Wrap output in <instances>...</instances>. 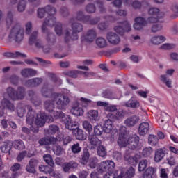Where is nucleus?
Returning <instances> with one entry per match:
<instances>
[{
	"instance_id": "nucleus-28",
	"label": "nucleus",
	"mask_w": 178,
	"mask_h": 178,
	"mask_svg": "<svg viewBox=\"0 0 178 178\" xmlns=\"http://www.w3.org/2000/svg\"><path fill=\"white\" fill-rule=\"evenodd\" d=\"M127 108H132L133 109H137L140 106V102L137 99H130L125 103Z\"/></svg>"
},
{
	"instance_id": "nucleus-25",
	"label": "nucleus",
	"mask_w": 178,
	"mask_h": 178,
	"mask_svg": "<svg viewBox=\"0 0 178 178\" xmlns=\"http://www.w3.org/2000/svg\"><path fill=\"white\" fill-rule=\"evenodd\" d=\"M136 174V170L133 167H130L127 170L126 172H121L119 175L118 178H131Z\"/></svg>"
},
{
	"instance_id": "nucleus-24",
	"label": "nucleus",
	"mask_w": 178,
	"mask_h": 178,
	"mask_svg": "<svg viewBox=\"0 0 178 178\" xmlns=\"http://www.w3.org/2000/svg\"><path fill=\"white\" fill-rule=\"evenodd\" d=\"M149 130V123L143 122L139 124L138 131L140 136H145Z\"/></svg>"
},
{
	"instance_id": "nucleus-19",
	"label": "nucleus",
	"mask_w": 178,
	"mask_h": 178,
	"mask_svg": "<svg viewBox=\"0 0 178 178\" xmlns=\"http://www.w3.org/2000/svg\"><path fill=\"white\" fill-rule=\"evenodd\" d=\"M37 165H38V160L31 159L26 167V172H28V173H35V166H37Z\"/></svg>"
},
{
	"instance_id": "nucleus-6",
	"label": "nucleus",
	"mask_w": 178,
	"mask_h": 178,
	"mask_svg": "<svg viewBox=\"0 0 178 178\" xmlns=\"http://www.w3.org/2000/svg\"><path fill=\"white\" fill-rule=\"evenodd\" d=\"M6 92L13 101H20L26 97V88L22 86H18L17 90L12 87H8L6 89Z\"/></svg>"
},
{
	"instance_id": "nucleus-54",
	"label": "nucleus",
	"mask_w": 178,
	"mask_h": 178,
	"mask_svg": "<svg viewBox=\"0 0 178 178\" xmlns=\"http://www.w3.org/2000/svg\"><path fill=\"white\" fill-rule=\"evenodd\" d=\"M133 152V150H126L124 158L125 161H127L128 162H131L132 161H134V157L131 156V153Z\"/></svg>"
},
{
	"instance_id": "nucleus-41",
	"label": "nucleus",
	"mask_w": 178,
	"mask_h": 178,
	"mask_svg": "<svg viewBox=\"0 0 178 178\" xmlns=\"http://www.w3.org/2000/svg\"><path fill=\"white\" fill-rule=\"evenodd\" d=\"M44 161L49 165V166H51V168H54L55 166V163H54V159H52V156L49 154H44L43 156Z\"/></svg>"
},
{
	"instance_id": "nucleus-7",
	"label": "nucleus",
	"mask_w": 178,
	"mask_h": 178,
	"mask_svg": "<svg viewBox=\"0 0 178 178\" xmlns=\"http://www.w3.org/2000/svg\"><path fill=\"white\" fill-rule=\"evenodd\" d=\"M83 24L77 22H74L72 24V34L70 36V33L67 30L65 31V35L64 37V41L65 42H69L70 40L72 41H76V40H79V35H77V33H81L83 31Z\"/></svg>"
},
{
	"instance_id": "nucleus-15",
	"label": "nucleus",
	"mask_w": 178,
	"mask_h": 178,
	"mask_svg": "<svg viewBox=\"0 0 178 178\" xmlns=\"http://www.w3.org/2000/svg\"><path fill=\"white\" fill-rule=\"evenodd\" d=\"M106 39L110 44L118 45L120 42V38L113 32H109L106 35Z\"/></svg>"
},
{
	"instance_id": "nucleus-40",
	"label": "nucleus",
	"mask_w": 178,
	"mask_h": 178,
	"mask_svg": "<svg viewBox=\"0 0 178 178\" xmlns=\"http://www.w3.org/2000/svg\"><path fill=\"white\" fill-rule=\"evenodd\" d=\"M74 134L75 135V137L76 140H83L86 139V137H84V131L80 129H76L74 131Z\"/></svg>"
},
{
	"instance_id": "nucleus-17",
	"label": "nucleus",
	"mask_w": 178,
	"mask_h": 178,
	"mask_svg": "<svg viewBox=\"0 0 178 178\" xmlns=\"http://www.w3.org/2000/svg\"><path fill=\"white\" fill-rule=\"evenodd\" d=\"M35 155V149H34L33 151H29L28 153H27V151H22L17 156V162H22L24 159L25 156H26L27 158H31Z\"/></svg>"
},
{
	"instance_id": "nucleus-56",
	"label": "nucleus",
	"mask_w": 178,
	"mask_h": 178,
	"mask_svg": "<svg viewBox=\"0 0 178 178\" xmlns=\"http://www.w3.org/2000/svg\"><path fill=\"white\" fill-rule=\"evenodd\" d=\"M71 151L73 154H79V152H81V147H80V144H74L71 147Z\"/></svg>"
},
{
	"instance_id": "nucleus-48",
	"label": "nucleus",
	"mask_w": 178,
	"mask_h": 178,
	"mask_svg": "<svg viewBox=\"0 0 178 178\" xmlns=\"http://www.w3.org/2000/svg\"><path fill=\"white\" fill-rule=\"evenodd\" d=\"M152 152H154V149H152V147H145L143 149L142 155H143L145 158H148V156H151V155L152 154Z\"/></svg>"
},
{
	"instance_id": "nucleus-3",
	"label": "nucleus",
	"mask_w": 178,
	"mask_h": 178,
	"mask_svg": "<svg viewBox=\"0 0 178 178\" xmlns=\"http://www.w3.org/2000/svg\"><path fill=\"white\" fill-rule=\"evenodd\" d=\"M52 123L54 122V117L52 115H47L45 113H38L36 117L31 112H29L26 115V123L30 124L31 130L33 133H38V127L44 126L45 122Z\"/></svg>"
},
{
	"instance_id": "nucleus-29",
	"label": "nucleus",
	"mask_w": 178,
	"mask_h": 178,
	"mask_svg": "<svg viewBox=\"0 0 178 178\" xmlns=\"http://www.w3.org/2000/svg\"><path fill=\"white\" fill-rule=\"evenodd\" d=\"M87 119H89L90 122H99L101 116L98 112H88L87 113Z\"/></svg>"
},
{
	"instance_id": "nucleus-13",
	"label": "nucleus",
	"mask_w": 178,
	"mask_h": 178,
	"mask_svg": "<svg viewBox=\"0 0 178 178\" xmlns=\"http://www.w3.org/2000/svg\"><path fill=\"white\" fill-rule=\"evenodd\" d=\"M122 26H117L114 27V31L120 35H123L124 33H129V31H131V25L127 21H124L120 22Z\"/></svg>"
},
{
	"instance_id": "nucleus-58",
	"label": "nucleus",
	"mask_w": 178,
	"mask_h": 178,
	"mask_svg": "<svg viewBox=\"0 0 178 178\" xmlns=\"http://www.w3.org/2000/svg\"><path fill=\"white\" fill-rule=\"evenodd\" d=\"M80 101L81 105L83 108H87V106H88V104L92 102V101H91L90 99L84 97H81Z\"/></svg>"
},
{
	"instance_id": "nucleus-46",
	"label": "nucleus",
	"mask_w": 178,
	"mask_h": 178,
	"mask_svg": "<svg viewBox=\"0 0 178 178\" xmlns=\"http://www.w3.org/2000/svg\"><path fill=\"white\" fill-rule=\"evenodd\" d=\"M65 76H68V77H72V79H77L79 77V74H80V71L79 70H72L67 71L64 72Z\"/></svg>"
},
{
	"instance_id": "nucleus-37",
	"label": "nucleus",
	"mask_w": 178,
	"mask_h": 178,
	"mask_svg": "<svg viewBox=\"0 0 178 178\" xmlns=\"http://www.w3.org/2000/svg\"><path fill=\"white\" fill-rule=\"evenodd\" d=\"M39 170L45 175H54V169L48 165H40Z\"/></svg>"
},
{
	"instance_id": "nucleus-22",
	"label": "nucleus",
	"mask_w": 178,
	"mask_h": 178,
	"mask_svg": "<svg viewBox=\"0 0 178 178\" xmlns=\"http://www.w3.org/2000/svg\"><path fill=\"white\" fill-rule=\"evenodd\" d=\"M35 74H37V71L31 68H25L21 71V75L22 77H25V79L34 77Z\"/></svg>"
},
{
	"instance_id": "nucleus-50",
	"label": "nucleus",
	"mask_w": 178,
	"mask_h": 178,
	"mask_svg": "<svg viewBox=\"0 0 178 178\" xmlns=\"http://www.w3.org/2000/svg\"><path fill=\"white\" fill-rule=\"evenodd\" d=\"M82 126L86 131H88V133H91V131H92V125L90 122L87 120L83 121Z\"/></svg>"
},
{
	"instance_id": "nucleus-35",
	"label": "nucleus",
	"mask_w": 178,
	"mask_h": 178,
	"mask_svg": "<svg viewBox=\"0 0 178 178\" xmlns=\"http://www.w3.org/2000/svg\"><path fill=\"white\" fill-rule=\"evenodd\" d=\"M13 146L15 149H24L26 146L24 145V143L22 140H15L13 142Z\"/></svg>"
},
{
	"instance_id": "nucleus-27",
	"label": "nucleus",
	"mask_w": 178,
	"mask_h": 178,
	"mask_svg": "<svg viewBox=\"0 0 178 178\" xmlns=\"http://www.w3.org/2000/svg\"><path fill=\"white\" fill-rule=\"evenodd\" d=\"M3 56H6V58H27V55L20 53L19 51H16L15 53L13 52H6L3 53Z\"/></svg>"
},
{
	"instance_id": "nucleus-30",
	"label": "nucleus",
	"mask_w": 178,
	"mask_h": 178,
	"mask_svg": "<svg viewBox=\"0 0 178 178\" xmlns=\"http://www.w3.org/2000/svg\"><path fill=\"white\" fill-rule=\"evenodd\" d=\"M163 158H165V149H159L154 155V161L161 162Z\"/></svg>"
},
{
	"instance_id": "nucleus-4",
	"label": "nucleus",
	"mask_w": 178,
	"mask_h": 178,
	"mask_svg": "<svg viewBox=\"0 0 178 178\" xmlns=\"http://www.w3.org/2000/svg\"><path fill=\"white\" fill-rule=\"evenodd\" d=\"M124 115L125 114L123 112H118L115 114L109 113L107 115L108 120H106L104 124L103 129L104 133H106V134H110V133H116L118 129H115V126H113V122H112V120H122L124 118Z\"/></svg>"
},
{
	"instance_id": "nucleus-39",
	"label": "nucleus",
	"mask_w": 178,
	"mask_h": 178,
	"mask_svg": "<svg viewBox=\"0 0 178 178\" xmlns=\"http://www.w3.org/2000/svg\"><path fill=\"white\" fill-rule=\"evenodd\" d=\"M156 118L157 119V122H159V124H162L163 122H166V120L169 119V115L165 112H163L158 115Z\"/></svg>"
},
{
	"instance_id": "nucleus-18",
	"label": "nucleus",
	"mask_w": 178,
	"mask_h": 178,
	"mask_svg": "<svg viewBox=\"0 0 178 178\" xmlns=\"http://www.w3.org/2000/svg\"><path fill=\"white\" fill-rule=\"evenodd\" d=\"M147 24V21L142 17H138L135 18V23L134 24V29L135 30H141L144 26Z\"/></svg>"
},
{
	"instance_id": "nucleus-44",
	"label": "nucleus",
	"mask_w": 178,
	"mask_h": 178,
	"mask_svg": "<svg viewBox=\"0 0 178 178\" xmlns=\"http://www.w3.org/2000/svg\"><path fill=\"white\" fill-rule=\"evenodd\" d=\"M95 42L99 48H105V47H106V40L104 38H97Z\"/></svg>"
},
{
	"instance_id": "nucleus-8",
	"label": "nucleus",
	"mask_w": 178,
	"mask_h": 178,
	"mask_svg": "<svg viewBox=\"0 0 178 178\" xmlns=\"http://www.w3.org/2000/svg\"><path fill=\"white\" fill-rule=\"evenodd\" d=\"M38 32L33 31L29 36V45H34L38 49H42L44 54H48L51 51L49 46H44L42 42L38 38Z\"/></svg>"
},
{
	"instance_id": "nucleus-57",
	"label": "nucleus",
	"mask_w": 178,
	"mask_h": 178,
	"mask_svg": "<svg viewBox=\"0 0 178 178\" xmlns=\"http://www.w3.org/2000/svg\"><path fill=\"white\" fill-rule=\"evenodd\" d=\"M161 80L164 83V84H165V86H167L168 88H172V81L168 80L166 75H161Z\"/></svg>"
},
{
	"instance_id": "nucleus-5",
	"label": "nucleus",
	"mask_w": 178,
	"mask_h": 178,
	"mask_svg": "<svg viewBox=\"0 0 178 178\" xmlns=\"http://www.w3.org/2000/svg\"><path fill=\"white\" fill-rule=\"evenodd\" d=\"M54 119H60L64 122L66 129L75 131L79 127V122L73 121L69 115H65L62 112H56L54 113Z\"/></svg>"
},
{
	"instance_id": "nucleus-62",
	"label": "nucleus",
	"mask_w": 178,
	"mask_h": 178,
	"mask_svg": "<svg viewBox=\"0 0 178 178\" xmlns=\"http://www.w3.org/2000/svg\"><path fill=\"white\" fill-rule=\"evenodd\" d=\"M72 111H76V112H84L81 107H79V102H76L72 104Z\"/></svg>"
},
{
	"instance_id": "nucleus-42",
	"label": "nucleus",
	"mask_w": 178,
	"mask_h": 178,
	"mask_svg": "<svg viewBox=\"0 0 178 178\" xmlns=\"http://www.w3.org/2000/svg\"><path fill=\"white\" fill-rule=\"evenodd\" d=\"M53 152L58 156L65 154V149L60 145H56L53 147Z\"/></svg>"
},
{
	"instance_id": "nucleus-14",
	"label": "nucleus",
	"mask_w": 178,
	"mask_h": 178,
	"mask_svg": "<svg viewBox=\"0 0 178 178\" xmlns=\"http://www.w3.org/2000/svg\"><path fill=\"white\" fill-rule=\"evenodd\" d=\"M140 143V137L134 134L131 135L128 138V148L133 151V149H136L137 147H138V144Z\"/></svg>"
},
{
	"instance_id": "nucleus-34",
	"label": "nucleus",
	"mask_w": 178,
	"mask_h": 178,
	"mask_svg": "<svg viewBox=\"0 0 178 178\" xmlns=\"http://www.w3.org/2000/svg\"><path fill=\"white\" fill-rule=\"evenodd\" d=\"M156 172V169L152 167H149L145 171L143 178H152V175Z\"/></svg>"
},
{
	"instance_id": "nucleus-61",
	"label": "nucleus",
	"mask_w": 178,
	"mask_h": 178,
	"mask_svg": "<svg viewBox=\"0 0 178 178\" xmlns=\"http://www.w3.org/2000/svg\"><path fill=\"white\" fill-rule=\"evenodd\" d=\"M86 12H88V13H95V10H96L95 5L92 3H89L88 6H86Z\"/></svg>"
},
{
	"instance_id": "nucleus-23",
	"label": "nucleus",
	"mask_w": 178,
	"mask_h": 178,
	"mask_svg": "<svg viewBox=\"0 0 178 178\" xmlns=\"http://www.w3.org/2000/svg\"><path fill=\"white\" fill-rule=\"evenodd\" d=\"M90 144L92 145V147L95 149V148H97L99 147L102 144V142L101 140H99L95 135H91L88 138Z\"/></svg>"
},
{
	"instance_id": "nucleus-64",
	"label": "nucleus",
	"mask_w": 178,
	"mask_h": 178,
	"mask_svg": "<svg viewBox=\"0 0 178 178\" xmlns=\"http://www.w3.org/2000/svg\"><path fill=\"white\" fill-rule=\"evenodd\" d=\"M104 178H119V175H118L116 172H110L104 175Z\"/></svg>"
},
{
	"instance_id": "nucleus-55",
	"label": "nucleus",
	"mask_w": 178,
	"mask_h": 178,
	"mask_svg": "<svg viewBox=\"0 0 178 178\" xmlns=\"http://www.w3.org/2000/svg\"><path fill=\"white\" fill-rule=\"evenodd\" d=\"M56 133H59V127L56 125H50L48 129V134H56Z\"/></svg>"
},
{
	"instance_id": "nucleus-36",
	"label": "nucleus",
	"mask_w": 178,
	"mask_h": 178,
	"mask_svg": "<svg viewBox=\"0 0 178 178\" xmlns=\"http://www.w3.org/2000/svg\"><path fill=\"white\" fill-rule=\"evenodd\" d=\"M159 143V139L155 135L150 134L148 137V144L152 145V147H155V145H158Z\"/></svg>"
},
{
	"instance_id": "nucleus-52",
	"label": "nucleus",
	"mask_w": 178,
	"mask_h": 178,
	"mask_svg": "<svg viewBox=\"0 0 178 178\" xmlns=\"http://www.w3.org/2000/svg\"><path fill=\"white\" fill-rule=\"evenodd\" d=\"M46 40L48 44H55V42H56V38L55 37V35L52 33H49L47 34Z\"/></svg>"
},
{
	"instance_id": "nucleus-45",
	"label": "nucleus",
	"mask_w": 178,
	"mask_h": 178,
	"mask_svg": "<svg viewBox=\"0 0 178 178\" xmlns=\"http://www.w3.org/2000/svg\"><path fill=\"white\" fill-rule=\"evenodd\" d=\"M88 159H90V152H88V150L85 149L83 150V153L81 159L82 165H87V163L88 162Z\"/></svg>"
},
{
	"instance_id": "nucleus-11",
	"label": "nucleus",
	"mask_w": 178,
	"mask_h": 178,
	"mask_svg": "<svg viewBox=\"0 0 178 178\" xmlns=\"http://www.w3.org/2000/svg\"><path fill=\"white\" fill-rule=\"evenodd\" d=\"M120 134L118 139V145L120 148L128 147L129 145V134L126 130V127H122L120 129Z\"/></svg>"
},
{
	"instance_id": "nucleus-63",
	"label": "nucleus",
	"mask_w": 178,
	"mask_h": 178,
	"mask_svg": "<svg viewBox=\"0 0 178 178\" xmlns=\"http://www.w3.org/2000/svg\"><path fill=\"white\" fill-rule=\"evenodd\" d=\"M10 81L14 86H17L19 84V76L17 75H12L10 78Z\"/></svg>"
},
{
	"instance_id": "nucleus-43",
	"label": "nucleus",
	"mask_w": 178,
	"mask_h": 178,
	"mask_svg": "<svg viewBox=\"0 0 178 178\" xmlns=\"http://www.w3.org/2000/svg\"><path fill=\"white\" fill-rule=\"evenodd\" d=\"M148 13L149 15H150V16H154L156 17H159V19L162 18V16H161V13L159 8H152L149 10Z\"/></svg>"
},
{
	"instance_id": "nucleus-60",
	"label": "nucleus",
	"mask_w": 178,
	"mask_h": 178,
	"mask_svg": "<svg viewBox=\"0 0 178 178\" xmlns=\"http://www.w3.org/2000/svg\"><path fill=\"white\" fill-rule=\"evenodd\" d=\"M118 108H119V106L111 104L108 105L106 107V112H116L118 111Z\"/></svg>"
},
{
	"instance_id": "nucleus-9",
	"label": "nucleus",
	"mask_w": 178,
	"mask_h": 178,
	"mask_svg": "<svg viewBox=\"0 0 178 178\" xmlns=\"http://www.w3.org/2000/svg\"><path fill=\"white\" fill-rule=\"evenodd\" d=\"M9 38H13L15 42H21L24 38V31L20 28L19 24H16L11 29Z\"/></svg>"
},
{
	"instance_id": "nucleus-53",
	"label": "nucleus",
	"mask_w": 178,
	"mask_h": 178,
	"mask_svg": "<svg viewBox=\"0 0 178 178\" xmlns=\"http://www.w3.org/2000/svg\"><path fill=\"white\" fill-rule=\"evenodd\" d=\"M97 163L98 159L97 157H92L89 159L88 166L91 168V169H95Z\"/></svg>"
},
{
	"instance_id": "nucleus-32",
	"label": "nucleus",
	"mask_w": 178,
	"mask_h": 178,
	"mask_svg": "<svg viewBox=\"0 0 178 178\" xmlns=\"http://www.w3.org/2000/svg\"><path fill=\"white\" fill-rule=\"evenodd\" d=\"M166 41V38L163 36H154L152 38L151 42L154 44V45H159V44H162V42H165Z\"/></svg>"
},
{
	"instance_id": "nucleus-49",
	"label": "nucleus",
	"mask_w": 178,
	"mask_h": 178,
	"mask_svg": "<svg viewBox=\"0 0 178 178\" xmlns=\"http://www.w3.org/2000/svg\"><path fill=\"white\" fill-rule=\"evenodd\" d=\"M148 165V161L145 159L142 160L139 162L138 164V171L139 172H144L145 169H147V165Z\"/></svg>"
},
{
	"instance_id": "nucleus-33",
	"label": "nucleus",
	"mask_w": 178,
	"mask_h": 178,
	"mask_svg": "<svg viewBox=\"0 0 178 178\" xmlns=\"http://www.w3.org/2000/svg\"><path fill=\"white\" fill-rule=\"evenodd\" d=\"M1 105H3V108H7L8 111H15V106L6 98L1 101Z\"/></svg>"
},
{
	"instance_id": "nucleus-38",
	"label": "nucleus",
	"mask_w": 178,
	"mask_h": 178,
	"mask_svg": "<svg viewBox=\"0 0 178 178\" xmlns=\"http://www.w3.org/2000/svg\"><path fill=\"white\" fill-rule=\"evenodd\" d=\"M96 148L99 156H101L102 158H105V156H106V155L108 154V153L106 152V148L104 145H100Z\"/></svg>"
},
{
	"instance_id": "nucleus-31",
	"label": "nucleus",
	"mask_w": 178,
	"mask_h": 178,
	"mask_svg": "<svg viewBox=\"0 0 178 178\" xmlns=\"http://www.w3.org/2000/svg\"><path fill=\"white\" fill-rule=\"evenodd\" d=\"M11 149H12V143L9 141L4 142L1 147V152H3L4 154H10Z\"/></svg>"
},
{
	"instance_id": "nucleus-26",
	"label": "nucleus",
	"mask_w": 178,
	"mask_h": 178,
	"mask_svg": "<svg viewBox=\"0 0 178 178\" xmlns=\"http://www.w3.org/2000/svg\"><path fill=\"white\" fill-rule=\"evenodd\" d=\"M42 83V78H33L32 79H29L26 82V86L28 87H38V86H40Z\"/></svg>"
},
{
	"instance_id": "nucleus-47",
	"label": "nucleus",
	"mask_w": 178,
	"mask_h": 178,
	"mask_svg": "<svg viewBox=\"0 0 178 178\" xmlns=\"http://www.w3.org/2000/svg\"><path fill=\"white\" fill-rule=\"evenodd\" d=\"M12 23H13V14H12V12L9 11L6 19V24L8 29L12 26Z\"/></svg>"
},
{
	"instance_id": "nucleus-2",
	"label": "nucleus",
	"mask_w": 178,
	"mask_h": 178,
	"mask_svg": "<svg viewBox=\"0 0 178 178\" xmlns=\"http://www.w3.org/2000/svg\"><path fill=\"white\" fill-rule=\"evenodd\" d=\"M56 14V8H54L51 5H48L44 8H40L38 9V17H39V19H42L45 15H48L42 26V33H46L47 26L54 27V26L56 25L54 28L55 33L57 35L60 37V35L63 34L62 24L60 22L56 23V17L54 16Z\"/></svg>"
},
{
	"instance_id": "nucleus-51",
	"label": "nucleus",
	"mask_w": 178,
	"mask_h": 178,
	"mask_svg": "<svg viewBox=\"0 0 178 178\" xmlns=\"http://www.w3.org/2000/svg\"><path fill=\"white\" fill-rule=\"evenodd\" d=\"M102 133H104V128L102 127V125L97 124L94 127L95 136H101Z\"/></svg>"
},
{
	"instance_id": "nucleus-1",
	"label": "nucleus",
	"mask_w": 178,
	"mask_h": 178,
	"mask_svg": "<svg viewBox=\"0 0 178 178\" xmlns=\"http://www.w3.org/2000/svg\"><path fill=\"white\" fill-rule=\"evenodd\" d=\"M41 94L42 97L45 98H52L53 101L47 100L44 102V108L47 112H55L54 109H55V101L56 102L57 108L62 111V109L65 108V106L69 105L70 100L69 97H67L65 95H62V93H56L54 92V88H49L48 85L44 84L41 89Z\"/></svg>"
},
{
	"instance_id": "nucleus-59",
	"label": "nucleus",
	"mask_w": 178,
	"mask_h": 178,
	"mask_svg": "<svg viewBox=\"0 0 178 178\" xmlns=\"http://www.w3.org/2000/svg\"><path fill=\"white\" fill-rule=\"evenodd\" d=\"M26 0H21L17 6L18 12H24L26 9Z\"/></svg>"
},
{
	"instance_id": "nucleus-20",
	"label": "nucleus",
	"mask_w": 178,
	"mask_h": 178,
	"mask_svg": "<svg viewBox=\"0 0 178 178\" xmlns=\"http://www.w3.org/2000/svg\"><path fill=\"white\" fill-rule=\"evenodd\" d=\"M58 138L54 137H44L39 140L40 145H51L52 144H56Z\"/></svg>"
},
{
	"instance_id": "nucleus-21",
	"label": "nucleus",
	"mask_w": 178,
	"mask_h": 178,
	"mask_svg": "<svg viewBox=\"0 0 178 178\" xmlns=\"http://www.w3.org/2000/svg\"><path fill=\"white\" fill-rule=\"evenodd\" d=\"M81 20H83V23H87L88 24H92L94 26L95 24H98L101 18L99 17H95L92 18L90 15H86L84 18H79Z\"/></svg>"
},
{
	"instance_id": "nucleus-10",
	"label": "nucleus",
	"mask_w": 178,
	"mask_h": 178,
	"mask_svg": "<svg viewBox=\"0 0 178 178\" xmlns=\"http://www.w3.org/2000/svg\"><path fill=\"white\" fill-rule=\"evenodd\" d=\"M147 119H148V114L146 113H142L138 115H134L128 118L125 120L124 124L127 127H134V126H136L140 120H147Z\"/></svg>"
},
{
	"instance_id": "nucleus-12",
	"label": "nucleus",
	"mask_w": 178,
	"mask_h": 178,
	"mask_svg": "<svg viewBox=\"0 0 178 178\" xmlns=\"http://www.w3.org/2000/svg\"><path fill=\"white\" fill-rule=\"evenodd\" d=\"M116 164L111 160L104 161L99 164V172H112Z\"/></svg>"
},
{
	"instance_id": "nucleus-16",
	"label": "nucleus",
	"mask_w": 178,
	"mask_h": 178,
	"mask_svg": "<svg viewBox=\"0 0 178 178\" xmlns=\"http://www.w3.org/2000/svg\"><path fill=\"white\" fill-rule=\"evenodd\" d=\"M97 37V33L94 30H89L86 35H83L81 37V41H86V42H92Z\"/></svg>"
}]
</instances>
